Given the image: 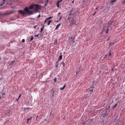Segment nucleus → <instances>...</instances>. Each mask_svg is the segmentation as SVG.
I'll return each mask as SVG.
<instances>
[{"instance_id":"b1692460","label":"nucleus","mask_w":125,"mask_h":125,"mask_svg":"<svg viewBox=\"0 0 125 125\" xmlns=\"http://www.w3.org/2000/svg\"><path fill=\"white\" fill-rule=\"evenodd\" d=\"M59 3H58V2L57 3V7H59Z\"/></svg>"},{"instance_id":"473e14b6","label":"nucleus","mask_w":125,"mask_h":125,"mask_svg":"<svg viewBox=\"0 0 125 125\" xmlns=\"http://www.w3.org/2000/svg\"><path fill=\"white\" fill-rule=\"evenodd\" d=\"M125 3V1H123V3L124 4Z\"/></svg>"},{"instance_id":"7c9ffc66","label":"nucleus","mask_w":125,"mask_h":125,"mask_svg":"<svg viewBox=\"0 0 125 125\" xmlns=\"http://www.w3.org/2000/svg\"><path fill=\"white\" fill-rule=\"evenodd\" d=\"M19 99V98H18V99H16L17 101H18Z\"/></svg>"},{"instance_id":"4be33fe9","label":"nucleus","mask_w":125,"mask_h":125,"mask_svg":"<svg viewBox=\"0 0 125 125\" xmlns=\"http://www.w3.org/2000/svg\"><path fill=\"white\" fill-rule=\"evenodd\" d=\"M56 78H55V79H54V82H55L56 81Z\"/></svg>"},{"instance_id":"2eb2a0df","label":"nucleus","mask_w":125,"mask_h":125,"mask_svg":"<svg viewBox=\"0 0 125 125\" xmlns=\"http://www.w3.org/2000/svg\"><path fill=\"white\" fill-rule=\"evenodd\" d=\"M75 38H73V39L72 40V42L73 43H74L75 42V41H74V40H75Z\"/></svg>"},{"instance_id":"6ab92c4d","label":"nucleus","mask_w":125,"mask_h":125,"mask_svg":"<svg viewBox=\"0 0 125 125\" xmlns=\"http://www.w3.org/2000/svg\"><path fill=\"white\" fill-rule=\"evenodd\" d=\"M37 25H35L34 26V29H35L37 27Z\"/></svg>"},{"instance_id":"f257e3e1","label":"nucleus","mask_w":125,"mask_h":125,"mask_svg":"<svg viewBox=\"0 0 125 125\" xmlns=\"http://www.w3.org/2000/svg\"><path fill=\"white\" fill-rule=\"evenodd\" d=\"M24 11L25 13V14L26 13L30 14L33 13H34V11L29 10L27 7H26L24 9Z\"/></svg>"},{"instance_id":"39448f33","label":"nucleus","mask_w":125,"mask_h":125,"mask_svg":"<svg viewBox=\"0 0 125 125\" xmlns=\"http://www.w3.org/2000/svg\"><path fill=\"white\" fill-rule=\"evenodd\" d=\"M19 12L21 14L23 15L25 14V13L24 12V11H23L21 10H19Z\"/></svg>"},{"instance_id":"393cba45","label":"nucleus","mask_w":125,"mask_h":125,"mask_svg":"<svg viewBox=\"0 0 125 125\" xmlns=\"http://www.w3.org/2000/svg\"><path fill=\"white\" fill-rule=\"evenodd\" d=\"M21 94H20L18 98H19L21 96Z\"/></svg>"},{"instance_id":"f704fd0d","label":"nucleus","mask_w":125,"mask_h":125,"mask_svg":"<svg viewBox=\"0 0 125 125\" xmlns=\"http://www.w3.org/2000/svg\"><path fill=\"white\" fill-rule=\"evenodd\" d=\"M5 93H4L2 94L3 96L4 95H5Z\"/></svg>"},{"instance_id":"0eeeda50","label":"nucleus","mask_w":125,"mask_h":125,"mask_svg":"<svg viewBox=\"0 0 125 125\" xmlns=\"http://www.w3.org/2000/svg\"><path fill=\"white\" fill-rule=\"evenodd\" d=\"M61 24L60 23L58 25H57L56 26V27L55 29V30H56L58 29L59 27L60 26Z\"/></svg>"},{"instance_id":"2f4dec72","label":"nucleus","mask_w":125,"mask_h":125,"mask_svg":"<svg viewBox=\"0 0 125 125\" xmlns=\"http://www.w3.org/2000/svg\"><path fill=\"white\" fill-rule=\"evenodd\" d=\"M79 72V71H78V72H76V73L77 74H78V73Z\"/></svg>"},{"instance_id":"ea45409f","label":"nucleus","mask_w":125,"mask_h":125,"mask_svg":"<svg viewBox=\"0 0 125 125\" xmlns=\"http://www.w3.org/2000/svg\"><path fill=\"white\" fill-rule=\"evenodd\" d=\"M28 121H27V123H28Z\"/></svg>"},{"instance_id":"1a4fd4ad","label":"nucleus","mask_w":125,"mask_h":125,"mask_svg":"<svg viewBox=\"0 0 125 125\" xmlns=\"http://www.w3.org/2000/svg\"><path fill=\"white\" fill-rule=\"evenodd\" d=\"M51 21H51V20H50L48 21V23L47 24L48 25H50V23L51 22Z\"/></svg>"},{"instance_id":"6e6552de","label":"nucleus","mask_w":125,"mask_h":125,"mask_svg":"<svg viewBox=\"0 0 125 125\" xmlns=\"http://www.w3.org/2000/svg\"><path fill=\"white\" fill-rule=\"evenodd\" d=\"M62 55L61 54V53L60 55L59 56V60H61L62 59Z\"/></svg>"},{"instance_id":"79ce46f5","label":"nucleus","mask_w":125,"mask_h":125,"mask_svg":"<svg viewBox=\"0 0 125 125\" xmlns=\"http://www.w3.org/2000/svg\"><path fill=\"white\" fill-rule=\"evenodd\" d=\"M94 15V14L93 15Z\"/></svg>"},{"instance_id":"cd10ccee","label":"nucleus","mask_w":125,"mask_h":125,"mask_svg":"<svg viewBox=\"0 0 125 125\" xmlns=\"http://www.w3.org/2000/svg\"><path fill=\"white\" fill-rule=\"evenodd\" d=\"M107 32H106V33H108V29H107Z\"/></svg>"},{"instance_id":"c756f323","label":"nucleus","mask_w":125,"mask_h":125,"mask_svg":"<svg viewBox=\"0 0 125 125\" xmlns=\"http://www.w3.org/2000/svg\"><path fill=\"white\" fill-rule=\"evenodd\" d=\"M61 14V13L60 12H59L58 14V15H60Z\"/></svg>"},{"instance_id":"37998d69","label":"nucleus","mask_w":125,"mask_h":125,"mask_svg":"<svg viewBox=\"0 0 125 125\" xmlns=\"http://www.w3.org/2000/svg\"><path fill=\"white\" fill-rule=\"evenodd\" d=\"M0 98H1V97H0Z\"/></svg>"},{"instance_id":"58836bf2","label":"nucleus","mask_w":125,"mask_h":125,"mask_svg":"<svg viewBox=\"0 0 125 125\" xmlns=\"http://www.w3.org/2000/svg\"><path fill=\"white\" fill-rule=\"evenodd\" d=\"M72 38H73V37H71V39H72Z\"/></svg>"},{"instance_id":"423d86ee","label":"nucleus","mask_w":125,"mask_h":125,"mask_svg":"<svg viewBox=\"0 0 125 125\" xmlns=\"http://www.w3.org/2000/svg\"><path fill=\"white\" fill-rule=\"evenodd\" d=\"M75 10H72V11L71 12V13L70 14V15L71 14H72V13H73V15H75V14H76L77 13V12H75Z\"/></svg>"},{"instance_id":"f8f14e48","label":"nucleus","mask_w":125,"mask_h":125,"mask_svg":"<svg viewBox=\"0 0 125 125\" xmlns=\"http://www.w3.org/2000/svg\"><path fill=\"white\" fill-rule=\"evenodd\" d=\"M52 18V17H49L47 18V20H50Z\"/></svg>"},{"instance_id":"72a5a7b5","label":"nucleus","mask_w":125,"mask_h":125,"mask_svg":"<svg viewBox=\"0 0 125 125\" xmlns=\"http://www.w3.org/2000/svg\"><path fill=\"white\" fill-rule=\"evenodd\" d=\"M74 1H73L72 2L73 3L74 2Z\"/></svg>"},{"instance_id":"9b49d317","label":"nucleus","mask_w":125,"mask_h":125,"mask_svg":"<svg viewBox=\"0 0 125 125\" xmlns=\"http://www.w3.org/2000/svg\"><path fill=\"white\" fill-rule=\"evenodd\" d=\"M33 38H33V37L32 36H31V38L30 41H31L32 40H33Z\"/></svg>"},{"instance_id":"f03ea898","label":"nucleus","mask_w":125,"mask_h":125,"mask_svg":"<svg viewBox=\"0 0 125 125\" xmlns=\"http://www.w3.org/2000/svg\"><path fill=\"white\" fill-rule=\"evenodd\" d=\"M34 10L35 12H37L41 8V6L36 4H35Z\"/></svg>"},{"instance_id":"5701e85b","label":"nucleus","mask_w":125,"mask_h":125,"mask_svg":"<svg viewBox=\"0 0 125 125\" xmlns=\"http://www.w3.org/2000/svg\"><path fill=\"white\" fill-rule=\"evenodd\" d=\"M22 42H25V40L24 39H23L22 40Z\"/></svg>"},{"instance_id":"9d476101","label":"nucleus","mask_w":125,"mask_h":125,"mask_svg":"<svg viewBox=\"0 0 125 125\" xmlns=\"http://www.w3.org/2000/svg\"><path fill=\"white\" fill-rule=\"evenodd\" d=\"M43 28L42 27L41 28V31H39V32H42V31L43 30Z\"/></svg>"},{"instance_id":"4c0bfd02","label":"nucleus","mask_w":125,"mask_h":125,"mask_svg":"<svg viewBox=\"0 0 125 125\" xmlns=\"http://www.w3.org/2000/svg\"><path fill=\"white\" fill-rule=\"evenodd\" d=\"M3 0V2H4L5 0Z\"/></svg>"},{"instance_id":"a19ab883","label":"nucleus","mask_w":125,"mask_h":125,"mask_svg":"<svg viewBox=\"0 0 125 125\" xmlns=\"http://www.w3.org/2000/svg\"><path fill=\"white\" fill-rule=\"evenodd\" d=\"M79 71H80V69L79 68Z\"/></svg>"},{"instance_id":"4468645a","label":"nucleus","mask_w":125,"mask_h":125,"mask_svg":"<svg viewBox=\"0 0 125 125\" xmlns=\"http://www.w3.org/2000/svg\"><path fill=\"white\" fill-rule=\"evenodd\" d=\"M65 85H64L62 88H61L60 89L61 90H63L65 88Z\"/></svg>"},{"instance_id":"f3484780","label":"nucleus","mask_w":125,"mask_h":125,"mask_svg":"<svg viewBox=\"0 0 125 125\" xmlns=\"http://www.w3.org/2000/svg\"><path fill=\"white\" fill-rule=\"evenodd\" d=\"M48 20H47V18L46 20L44 21V24Z\"/></svg>"},{"instance_id":"aec40b11","label":"nucleus","mask_w":125,"mask_h":125,"mask_svg":"<svg viewBox=\"0 0 125 125\" xmlns=\"http://www.w3.org/2000/svg\"><path fill=\"white\" fill-rule=\"evenodd\" d=\"M90 93L91 94L92 93H93V90H91L90 91Z\"/></svg>"},{"instance_id":"7ed1b4c3","label":"nucleus","mask_w":125,"mask_h":125,"mask_svg":"<svg viewBox=\"0 0 125 125\" xmlns=\"http://www.w3.org/2000/svg\"><path fill=\"white\" fill-rule=\"evenodd\" d=\"M76 23V21L75 20H73L71 22V26H72L73 25L75 24Z\"/></svg>"},{"instance_id":"c9c22d12","label":"nucleus","mask_w":125,"mask_h":125,"mask_svg":"<svg viewBox=\"0 0 125 125\" xmlns=\"http://www.w3.org/2000/svg\"><path fill=\"white\" fill-rule=\"evenodd\" d=\"M38 115H37V117H36V120H37V118H38Z\"/></svg>"},{"instance_id":"c85d7f7f","label":"nucleus","mask_w":125,"mask_h":125,"mask_svg":"<svg viewBox=\"0 0 125 125\" xmlns=\"http://www.w3.org/2000/svg\"><path fill=\"white\" fill-rule=\"evenodd\" d=\"M109 56H110L111 55V53H109L108 54Z\"/></svg>"},{"instance_id":"dca6fc26","label":"nucleus","mask_w":125,"mask_h":125,"mask_svg":"<svg viewBox=\"0 0 125 125\" xmlns=\"http://www.w3.org/2000/svg\"><path fill=\"white\" fill-rule=\"evenodd\" d=\"M32 118V117L30 116V117L29 118H27V120L28 121L30 119H31Z\"/></svg>"},{"instance_id":"ddd939ff","label":"nucleus","mask_w":125,"mask_h":125,"mask_svg":"<svg viewBox=\"0 0 125 125\" xmlns=\"http://www.w3.org/2000/svg\"><path fill=\"white\" fill-rule=\"evenodd\" d=\"M39 35V34H38L37 35H35L34 36L36 38H37V37H38Z\"/></svg>"},{"instance_id":"a878e982","label":"nucleus","mask_w":125,"mask_h":125,"mask_svg":"<svg viewBox=\"0 0 125 125\" xmlns=\"http://www.w3.org/2000/svg\"><path fill=\"white\" fill-rule=\"evenodd\" d=\"M40 17V15L39 14L38 15V18H39Z\"/></svg>"},{"instance_id":"bb28decb","label":"nucleus","mask_w":125,"mask_h":125,"mask_svg":"<svg viewBox=\"0 0 125 125\" xmlns=\"http://www.w3.org/2000/svg\"><path fill=\"white\" fill-rule=\"evenodd\" d=\"M62 16H61V17L60 18V19H59V20H60L62 18Z\"/></svg>"},{"instance_id":"412c9836","label":"nucleus","mask_w":125,"mask_h":125,"mask_svg":"<svg viewBox=\"0 0 125 125\" xmlns=\"http://www.w3.org/2000/svg\"><path fill=\"white\" fill-rule=\"evenodd\" d=\"M117 104H115L113 108H115L117 106Z\"/></svg>"},{"instance_id":"20e7f679","label":"nucleus","mask_w":125,"mask_h":125,"mask_svg":"<svg viewBox=\"0 0 125 125\" xmlns=\"http://www.w3.org/2000/svg\"><path fill=\"white\" fill-rule=\"evenodd\" d=\"M35 6V4L32 5L29 7V8L30 9H32L33 8L34 9Z\"/></svg>"},{"instance_id":"e433bc0d","label":"nucleus","mask_w":125,"mask_h":125,"mask_svg":"<svg viewBox=\"0 0 125 125\" xmlns=\"http://www.w3.org/2000/svg\"><path fill=\"white\" fill-rule=\"evenodd\" d=\"M98 8H95V9L96 10H97V9Z\"/></svg>"},{"instance_id":"a211bd4d","label":"nucleus","mask_w":125,"mask_h":125,"mask_svg":"<svg viewBox=\"0 0 125 125\" xmlns=\"http://www.w3.org/2000/svg\"><path fill=\"white\" fill-rule=\"evenodd\" d=\"M48 2V1H47V3H46L44 5V7H45V6H46V5H47V3Z\"/></svg>"}]
</instances>
